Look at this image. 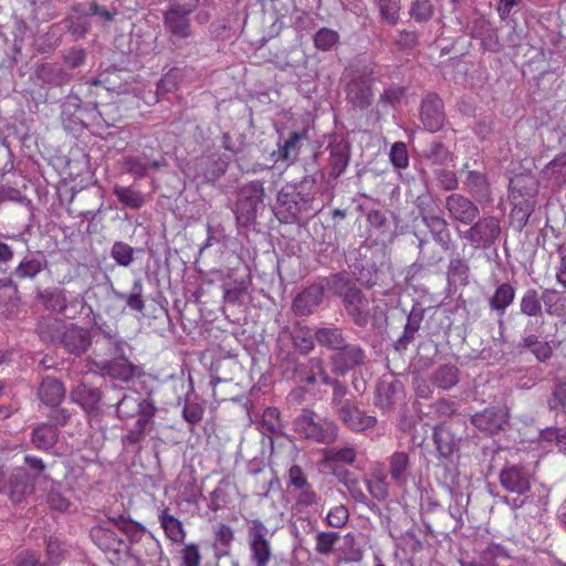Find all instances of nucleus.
I'll list each match as a JSON object with an SVG mask.
<instances>
[{"label": "nucleus", "instance_id": "ddd939ff", "mask_svg": "<svg viewBox=\"0 0 566 566\" xmlns=\"http://www.w3.org/2000/svg\"><path fill=\"white\" fill-rule=\"evenodd\" d=\"M365 360V350L359 345L347 342L331 356L333 371L342 376L364 365Z\"/></svg>", "mask_w": 566, "mask_h": 566}, {"label": "nucleus", "instance_id": "f03ea898", "mask_svg": "<svg viewBox=\"0 0 566 566\" xmlns=\"http://www.w3.org/2000/svg\"><path fill=\"white\" fill-rule=\"evenodd\" d=\"M293 427L303 438L324 444L333 443L338 434V427L334 421L308 408H304L294 419Z\"/></svg>", "mask_w": 566, "mask_h": 566}, {"label": "nucleus", "instance_id": "3c124183", "mask_svg": "<svg viewBox=\"0 0 566 566\" xmlns=\"http://www.w3.org/2000/svg\"><path fill=\"white\" fill-rule=\"evenodd\" d=\"M45 261L25 256L21 260L19 265L13 270L12 274L19 280L34 279L39 273L42 272L44 268Z\"/></svg>", "mask_w": 566, "mask_h": 566}, {"label": "nucleus", "instance_id": "c9c22d12", "mask_svg": "<svg viewBox=\"0 0 566 566\" xmlns=\"http://www.w3.org/2000/svg\"><path fill=\"white\" fill-rule=\"evenodd\" d=\"M158 521L163 527L165 535L174 543H181L186 537V530L180 520L169 513V509L165 507L158 514Z\"/></svg>", "mask_w": 566, "mask_h": 566}, {"label": "nucleus", "instance_id": "37998d69", "mask_svg": "<svg viewBox=\"0 0 566 566\" xmlns=\"http://www.w3.org/2000/svg\"><path fill=\"white\" fill-rule=\"evenodd\" d=\"M518 347L522 350H530L539 361L549 359L553 354L549 343L541 340L536 335L523 336Z\"/></svg>", "mask_w": 566, "mask_h": 566}, {"label": "nucleus", "instance_id": "5fc2aeb1", "mask_svg": "<svg viewBox=\"0 0 566 566\" xmlns=\"http://www.w3.org/2000/svg\"><path fill=\"white\" fill-rule=\"evenodd\" d=\"M356 284L345 273H337L327 281V289L343 300L347 294L356 289Z\"/></svg>", "mask_w": 566, "mask_h": 566}, {"label": "nucleus", "instance_id": "bf43d9fd", "mask_svg": "<svg viewBox=\"0 0 566 566\" xmlns=\"http://www.w3.org/2000/svg\"><path fill=\"white\" fill-rule=\"evenodd\" d=\"M434 13L431 0H413L410 6V17L419 23L429 21Z\"/></svg>", "mask_w": 566, "mask_h": 566}, {"label": "nucleus", "instance_id": "a211bd4d", "mask_svg": "<svg viewBox=\"0 0 566 566\" xmlns=\"http://www.w3.org/2000/svg\"><path fill=\"white\" fill-rule=\"evenodd\" d=\"M403 399V385L399 380H381L375 392V405L384 412L390 411Z\"/></svg>", "mask_w": 566, "mask_h": 566}, {"label": "nucleus", "instance_id": "f3484780", "mask_svg": "<svg viewBox=\"0 0 566 566\" xmlns=\"http://www.w3.org/2000/svg\"><path fill=\"white\" fill-rule=\"evenodd\" d=\"M344 424L354 432H365L377 424V418L360 410L354 402L345 403L337 413Z\"/></svg>", "mask_w": 566, "mask_h": 566}, {"label": "nucleus", "instance_id": "c756f323", "mask_svg": "<svg viewBox=\"0 0 566 566\" xmlns=\"http://www.w3.org/2000/svg\"><path fill=\"white\" fill-rule=\"evenodd\" d=\"M541 180L546 187H560L566 182V153L556 156L541 171Z\"/></svg>", "mask_w": 566, "mask_h": 566}, {"label": "nucleus", "instance_id": "aec40b11", "mask_svg": "<svg viewBox=\"0 0 566 566\" xmlns=\"http://www.w3.org/2000/svg\"><path fill=\"white\" fill-rule=\"evenodd\" d=\"M156 411V407H149L146 405V409H144V416L138 417L134 423V427L128 431L127 434L122 437V442L125 448L139 447V444L145 440L146 432L153 429Z\"/></svg>", "mask_w": 566, "mask_h": 566}, {"label": "nucleus", "instance_id": "b1692460", "mask_svg": "<svg viewBox=\"0 0 566 566\" xmlns=\"http://www.w3.org/2000/svg\"><path fill=\"white\" fill-rule=\"evenodd\" d=\"M347 313L358 326H366L369 322V302L356 287L343 300Z\"/></svg>", "mask_w": 566, "mask_h": 566}, {"label": "nucleus", "instance_id": "f8f14e48", "mask_svg": "<svg viewBox=\"0 0 566 566\" xmlns=\"http://www.w3.org/2000/svg\"><path fill=\"white\" fill-rule=\"evenodd\" d=\"M112 523L102 522L93 526L90 531V537L93 543L108 554L111 558H119L120 553L126 548L125 542L111 527Z\"/></svg>", "mask_w": 566, "mask_h": 566}, {"label": "nucleus", "instance_id": "8fccbe9b", "mask_svg": "<svg viewBox=\"0 0 566 566\" xmlns=\"http://www.w3.org/2000/svg\"><path fill=\"white\" fill-rule=\"evenodd\" d=\"M357 449L354 446L329 448L325 451V460L329 463L352 465L357 459Z\"/></svg>", "mask_w": 566, "mask_h": 566}, {"label": "nucleus", "instance_id": "dca6fc26", "mask_svg": "<svg viewBox=\"0 0 566 566\" xmlns=\"http://www.w3.org/2000/svg\"><path fill=\"white\" fill-rule=\"evenodd\" d=\"M389 476L394 484L401 490H406L412 473V464L409 453L405 451H395L387 458Z\"/></svg>", "mask_w": 566, "mask_h": 566}, {"label": "nucleus", "instance_id": "e2e57ef3", "mask_svg": "<svg viewBox=\"0 0 566 566\" xmlns=\"http://www.w3.org/2000/svg\"><path fill=\"white\" fill-rule=\"evenodd\" d=\"M120 350H117L112 342H106L101 346H95L93 350L94 363L99 359H106L105 356H112L114 358H124L126 356L127 343L120 337Z\"/></svg>", "mask_w": 566, "mask_h": 566}, {"label": "nucleus", "instance_id": "e433bc0d", "mask_svg": "<svg viewBox=\"0 0 566 566\" xmlns=\"http://www.w3.org/2000/svg\"><path fill=\"white\" fill-rule=\"evenodd\" d=\"M73 402L78 403L84 410L91 412L96 410L101 400V391L97 388L80 384L71 392Z\"/></svg>", "mask_w": 566, "mask_h": 566}, {"label": "nucleus", "instance_id": "39448f33", "mask_svg": "<svg viewBox=\"0 0 566 566\" xmlns=\"http://www.w3.org/2000/svg\"><path fill=\"white\" fill-rule=\"evenodd\" d=\"M501 233L500 220L488 216L471 223L465 230H459L460 239L465 240L473 249H489L499 239Z\"/></svg>", "mask_w": 566, "mask_h": 566}, {"label": "nucleus", "instance_id": "f257e3e1", "mask_svg": "<svg viewBox=\"0 0 566 566\" xmlns=\"http://www.w3.org/2000/svg\"><path fill=\"white\" fill-rule=\"evenodd\" d=\"M198 4L199 0H169L163 23L171 41H187L192 36L190 15Z\"/></svg>", "mask_w": 566, "mask_h": 566}, {"label": "nucleus", "instance_id": "72a5a7b5", "mask_svg": "<svg viewBox=\"0 0 566 566\" xmlns=\"http://www.w3.org/2000/svg\"><path fill=\"white\" fill-rule=\"evenodd\" d=\"M9 497L14 503H20L27 495L33 492V482L23 470H17L9 481Z\"/></svg>", "mask_w": 566, "mask_h": 566}, {"label": "nucleus", "instance_id": "338daca9", "mask_svg": "<svg viewBox=\"0 0 566 566\" xmlns=\"http://www.w3.org/2000/svg\"><path fill=\"white\" fill-rule=\"evenodd\" d=\"M420 327L419 319L413 318L412 316L408 317V321L405 325V329L402 335L396 340L395 348L397 350H405L411 340L415 337V334L418 332Z\"/></svg>", "mask_w": 566, "mask_h": 566}, {"label": "nucleus", "instance_id": "49530a36", "mask_svg": "<svg viewBox=\"0 0 566 566\" xmlns=\"http://www.w3.org/2000/svg\"><path fill=\"white\" fill-rule=\"evenodd\" d=\"M431 381L442 390H449L459 382V369L454 365H441L431 376Z\"/></svg>", "mask_w": 566, "mask_h": 566}, {"label": "nucleus", "instance_id": "58836bf2", "mask_svg": "<svg viewBox=\"0 0 566 566\" xmlns=\"http://www.w3.org/2000/svg\"><path fill=\"white\" fill-rule=\"evenodd\" d=\"M165 166V160H149L146 156H128L124 159L125 170L136 178L145 177L149 167L159 170Z\"/></svg>", "mask_w": 566, "mask_h": 566}, {"label": "nucleus", "instance_id": "9d476101", "mask_svg": "<svg viewBox=\"0 0 566 566\" xmlns=\"http://www.w3.org/2000/svg\"><path fill=\"white\" fill-rule=\"evenodd\" d=\"M479 203L461 193H451L446 198L444 208L450 219L462 224H471L480 216Z\"/></svg>", "mask_w": 566, "mask_h": 566}, {"label": "nucleus", "instance_id": "c85d7f7f", "mask_svg": "<svg viewBox=\"0 0 566 566\" xmlns=\"http://www.w3.org/2000/svg\"><path fill=\"white\" fill-rule=\"evenodd\" d=\"M238 493V486L230 476L222 478L210 494L209 507L213 512L226 507Z\"/></svg>", "mask_w": 566, "mask_h": 566}, {"label": "nucleus", "instance_id": "ea45409f", "mask_svg": "<svg viewBox=\"0 0 566 566\" xmlns=\"http://www.w3.org/2000/svg\"><path fill=\"white\" fill-rule=\"evenodd\" d=\"M315 340L334 353H336L345 343L346 338L343 331L338 327H321L315 334Z\"/></svg>", "mask_w": 566, "mask_h": 566}, {"label": "nucleus", "instance_id": "6e6552de", "mask_svg": "<svg viewBox=\"0 0 566 566\" xmlns=\"http://www.w3.org/2000/svg\"><path fill=\"white\" fill-rule=\"evenodd\" d=\"M264 188L260 181H252L241 189L235 206L237 219L247 224L252 222L260 207L263 206Z\"/></svg>", "mask_w": 566, "mask_h": 566}, {"label": "nucleus", "instance_id": "4d7b16f0", "mask_svg": "<svg viewBox=\"0 0 566 566\" xmlns=\"http://www.w3.org/2000/svg\"><path fill=\"white\" fill-rule=\"evenodd\" d=\"M260 430L263 434H273L281 429L280 411L275 407L266 408L259 422Z\"/></svg>", "mask_w": 566, "mask_h": 566}, {"label": "nucleus", "instance_id": "393cba45", "mask_svg": "<svg viewBox=\"0 0 566 566\" xmlns=\"http://www.w3.org/2000/svg\"><path fill=\"white\" fill-rule=\"evenodd\" d=\"M306 139L305 132H293L290 134L289 138L285 139L282 144L279 143L277 149L272 153V158L274 163H285L287 165L293 164L298 155L303 142Z\"/></svg>", "mask_w": 566, "mask_h": 566}, {"label": "nucleus", "instance_id": "7c9ffc66", "mask_svg": "<svg viewBox=\"0 0 566 566\" xmlns=\"http://www.w3.org/2000/svg\"><path fill=\"white\" fill-rule=\"evenodd\" d=\"M281 340H279V350L277 357L281 360V366L283 368V373L287 378H294L296 381L301 384H306L305 377L308 373V369L305 364H298L296 357L291 352H285L281 346Z\"/></svg>", "mask_w": 566, "mask_h": 566}, {"label": "nucleus", "instance_id": "1a4fd4ad", "mask_svg": "<svg viewBox=\"0 0 566 566\" xmlns=\"http://www.w3.org/2000/svg\"><path fill=\"white\" fill-rule=\"evenodd\" d=\"M460 174L464 176L462 179L463 190L469 193L473 200L482 207L493 202L491 184L484 172L471 170L468 164H465Z\"/></svg>", "mask_w": 566, "mask_h": 566}, {"label": "nucleus", "instance_id": "09e8293b", "mask_svg": "<svg viewBox=\"0 0 566 566\" xmlns=\"http://www.w3.org/2000/svg\"><path fill=\"white\" fill-rule=\"evenodd\" d=\"M144 285L140 279H136L133 282L130 292L125 294L123 292L114 291L115 297L117 300L125 301L127 306L135 311L142 313L145 308V302L143 298Z\"/></svg>", "mask_w": 566, "mask_h": 566}, {"label": "nucleus", "instance_id": "4468645a", "mask_svg": "<svg viewBox=\"0 0 566 566\" xmlns=\"http://www.w3.org/2000/svg\"><path fill=\"white\" fill-rule=\"evenodd\" d=\"M93 337L88 328L69 323L59 347L66 353L80 357L92 346Z\"/></svg>", "mask_w": 566, "mask_h": 566}, {"label": "nucleus", "instance_id": "0eeeda50", "mask_svg": "<svg viewBox=\"0 0 566 566\" xmlns=\"http://www.w3.org/2000/svg\"><path fill=\"white\" fill-rule=\"evenodd\" d=\"M300 192H295L294 185H285L277 193L275 214L277 219L285 223H292L298 220L300 216L308 211V193L301 201H294Z\"/></svg>", "mask_w": 566, "mask_h": 566}, {"label": "nucleus", "instance_id": "412c9836", "mask_svg": "<svg viewBox=\"0 0 566 566\" xmlns=\"http://www.w3.org/2000/svg\"><path fill=\"white\" fill-rule=\"evenodd\" d=\"M69 323L53 315H43L36 323V333L43 343L59 346Z\"/></svg>", "mask_w": 566, "mask_h": 566}, {"label": "nucleus", "instance_id": "20e7f679", "mask_svg": "<svg viewBox=\"0 0 566 566\" xmlns=\"http://www.w3.org/2000/svg\"><path fill=\"white\" fill-rule=\"evenodd\" d=\"M38 300L45 310L67 315L69 312L77 313V307L85 303L84 295L62 286L46 287L38 293Z\"/></svg>", "mask_w": 566, "mask_h": 566}, {"label": "nucleus", "instance_id": "4c0bfd02", "mask_svg": "<svg viewBox=\"0 0 566 566\" xmlns=\"http://www.w3.org/2000/svg\"><path fill=\"white\" fill-rule=\"evenodd\" d=\"M334 475L337 481L343 484L348 491L350 497L361 504H366L368 501L367 495L364 493L359 479L349 470L340 469L335 470Z\"/></svg>", "mask_w": 566, "mask_h": 566}, {"label": "nucleus", "instance_id": "864d4df0", "mask_svg": "<svg viewBox=\"0 0 566 566\" xmlns=\"http://www.w3.org/2000/svg\"><path fill=\"white\" fill-rule=\"evenodd\" d=\"M113 192L124 206L132 209L137 210L142 208L145 202L142 192L133 190L129 187L115 186Z\"/></svg>", "mask_w": 566, "mask_h": 566}, {"label": "nucleus", "instance_id": "6e6d98bb", "mask_svg": "<svg viewBox=\"0 0 566 566\" xmlns=\"http://www.w3.org/2000/svg\"><path fill=\"white\" fill-rule=\"evenodd\" d=\"M135 250L128 243L116 241L112 245L111 256L119 265L128 268L134 262Z\"/></svg>", "mask_w": 566, "mask_h": 566}, {"label": "nucleus", "instance_id": "680f3d73", "mask_svg": "<svg viewBox=\"0 0 566 566\" xmlns=\"http://www.w3.org/2000/svg\"><path fill=\"white\" fill-rule=\"evenodd\" d=\"M521 312L527 316H541L542 303L535 290H528L524 293L520 303Z\"/></svg>", "mask_w": 566, "mask_h": 566}, {"label": "nucleus", "instance_id": "2eb2a0df", "mask_svg": "<svg viewBox=\"0 0 566 566\" xmlns=\"http://www.w3.org/2000/svg\"><path fill=\"white\" fill-rule=\"evenodd\" d=\"M509 413L505 407L492 406L471 417L475 428L486 434H495L502 431L507 423Z\"/></svg>", "mask_w": 566, "mask_h": 566}, {"label": "nucleus", "instance_id": "de8ad7c7", "mask_svg": "<svg viewBox=\"0 0 566 566\" xmlns=\"http://www.w3.org/2000/svg\"><path fill=\"white\" fill-rule=\"evenodd\" d=\"M57 437V429L54 426L41 423L32 432V442L35 448L48 450L55 444Z\"/></svg>", "mask_w": 566, "mask_h": 566}, {"label": "nucleus", "instance_id": "5701e85b", "mask_svg": "<svg viewBox=\"0 0 566 566\" xmlns=\"http://www.w3.org/2000/svg\"><path fill=\"white\" fill-rule=\"evenodd\" d=\"M328 151L329 176L336 179L345 172L348 166L350 158V146L343 138L335 139L328 145Z\"/></svg>", "mask_w": 566, "mask_h": 566}, {"label": "nucleus", "instance_id": "774afa93", "mask_svg": "<svg viewBox=\"0 0 566 566\" xmlns=\"http://www.w3.org/2000/svg\"><path fill=\"white\" fill-rule=\"evenodd\" d=\"M348 518H349L348 509L345 505L339 504V505L332 507L328 511L325 521H326L327 525L331 527L342 528L347 524Z\"/></svg>", "mask_w": 566, "mask_h": 566}, {"label": "nucleus", "instance_id": "f704fd0d", "mask_svg": "<svg viewBox=\"0 0 566 566\" xmlns=\"http://www.w3.org/2000/svg\"><path fill=\"white\" fill-rule=\"evenodd\" d=\"M108 523L126 535L130 543H138L145 536L146 528L140 523H137L125 515L109 516Z\"/></svg>", "mask_w": 566, "mask_h": 566}, {"label": "nucleus", "instance_id": "0e129e2a", "mask_svg": "<svg viewBox=\"0 0 566 566\" xmlns=\"http://www.w3.org/2000/svg\"><path fill=\"white\" fill-rule=\"evenodd\" d=\"M338 41V32L328 28L319 29L314 35V45L321 51L331 50Z\"/></svg>", "mask_w": 566, "mask_h": 566}, {"label": "nucleus", "instance_id": "79ce46f5", "mask_svg": "<svg viewBox=\"0 0 566 566\" xmlns=\"http://www.w3.org/2000/svg\"><path fill=\"white\" fill-rule=\"evenodd\" d=\"M548 497H549V489L547 486H545L543 483H539V484H535L534 490L532 492L527 493V495H525V497L513 499L511 501L507 497H505V502L509 503L512 509L516 510V509H521L526 503L534 504L536 506H545L548 502Z\"/></svg>", "mask_w": 566, "mask_h": 566}, {"label": "nucleus", "instance_id": "cd10ccee", "mask_svg": "<svg viewBox=\"0 0 566 566\" xmlns=\"http://www.w3.org/2000/svg\"><path fill=\"white\" fill-rule=\"evenodd\" d=\"M146 405L156 407L151 400L140 399L137 394H123L122 398L116 402V415L120 419H129L138 415L144 416Z\"/></svg>", "mask_w": 566, "mask_h": 566}, {"label": "nucleus", "instance_id": "bb28decb", "mask_svg": "<svg viewBox=\"0 0 566 566\" xmlns=\"http://www.w3.org/2000/svg\"><path fill=\"white\" fill-rule=\"evenodd\" d=\"M102 374L107 375L114 379L128 381L135 376V366L128 360L127 356L124 358L99 359L95 361Z\"/></svg>", "mask_w": 566, "mask_h": 566}, {"label": "nucleus", "instance_id": "6ab92c4d", "mask_svg": "<svg viewBox=\"0 0 566 566\" xmlns=\"http://www.w3.org/2000/svg\"><path fill=\"white\" fill-rule=\"evenodd\" d=\"M421 122L431 133L438 132L444 124L443 104L436 94H428L421 104Z\"/></svg>", "mask_w": 566, "mask_h": 566}, {"label": "nucleus", "instance_id": "9b49d317", "mask_svg": "<svg viewBox=\"0 0 566 566\" xmlns=\"http://www.w3.org/2000/svg\"><path fill=\"white\" fill-rule=\"evenodd\" d=\"M501 486L511 493L525 495L534 490L532 474L523 467L506 465L500 472Z\"/></svg>", "mask_w": 566, "mask_h": 566}, {"label": "nucleus", "instance_id": "4be33fe9", "mask_svg": "<svg viewBox=\"0 0 566 566\" xmlns=\"http://www.w3.org/2000/svg\"><path fill=\"white\" fill-rule=\"evenodd\" d=\"M421 221L430 231L432 239L444 250L448 251L451 244V232L448 221L439 216L428 211L420 212Z\"/></svg>", "mask_w": 566, "mask_h": 566}, {"label": "nucleus", "instance_id": "a19ab883", "mask_svg": "<svg viewBox=\"0 0 566 566\" xmlns=\"http://www.w3.org/2000/svg\"><path fill=\"white\" fill-rule=\"evenodd\" d=\"M36 75L43 83L52 86H63L71 80V74L66 70L52 64L39 66Z\"/></svg>", "mask_w": 566, "mask_h": 566}, {"label": "nucleus", "instance_id": "c03bdc74", "mask_svg": "<svg viewBox=\"0 0 566 566\" xmlns=\"http://www.w3.org/2000/svg\"><path fill=\"white\" fill-rule=\"evenodd\" d=\"M293 510L297 513H304L310 509H317L321 503V496L312 485L293 491Z\"/></svg>", "mask_w": 566, "mask_h": 566}, {"label": "nucleus", "instance_id": "603ef678", "mask_svg": "<svg viewBox=\"0 0 566 566\" xmlns=\"http://www.w3.org/2000/svg\"><path fill=\"white\" fill-rule=\"evenodd\" d=\"M422 156L432 165L438 166H447L453 160L452 154L440 142L431 143L426 149H423Z\"/></svg>", "mask_w": 566, "mask_h": 566}, {"label": "nucleus", "instance_id": "a878e982", "mask_svg": "<svg viewBox=\"0 0 566 566\" xmlns=\"http://www.w3.org/2000/svg\"><path fill=\"white\" fill-rule=\"evenodd\" d=\"M324 287L313 284L303 290L293 301V311L297 315H310L322 303Z\"/></svg>", "mask_w": 566, "mask_h": 566}, {"label": "nucleus", "instance_id": "052dcab7", "mask_svg": "<svg viewBox=\"0 0 566 566\" xmlns=\"http://www.w3.org/2000/svg\"><path fill=\"white\" fill-rule=\"evenodd\" d=\"M406 88L398 84H391L379 96L378 105L382 108L395 107L405 97Z\"/></svg>", "mask_w": 566, "mask_h": 566}, {"label": "nucleus", "instance_id": "423d86ee", "mask_svg": "<svg viewBox=\"0 0 566 566\" xmlns=\"http://www.w3.org/2000/svg\"><path fill=\"white\" fill-rule=\"evenodd\" d=\"M268 527L254 518L248 522L249 559L252 566H269L272 558V547L266 538Z\"/></svg>", "mask_w": 566, "mask_h": 566}, {"label": "nucleus", "instance_id": "69168bd1", "mask_svg": "<svg viewBox=\"0 0 566 566\" xmlns=\"http://www.w3.org/2000/svg\"><path fill=\"white\" fill-rule=\"evenodd\" d=\"M314 338L308 331L298 329L292 335L294 348L302 355H307L314 348Z\"/></svg>", "mask_w": 566, "mask_h": 566}, {"label": "nucleus", "instance_id": "a18cd8bd", "mask_svg": "<svg viewBox=\"0 0 566 566\" xmlns=\"http://www.w3.org/2000/svg\"><path fill=\"white\" fill-rule=\"evenodd\" d=\"M515 298V290L510 283L500 284L492 297L489 305L493 311L503 315L506 308L513 303Z\"/></svg>", "mask_w": 566, "mask_h": 566}, {"label": "nucleus", "instance_id": "473e14b6", "mask_svg": "<svg viewBox=\"0 0 566 566\" xmlns=\"http://www.w3.org/2000/svg\"><path fill=\"white\" fill-rule=\"evenodd\" d=\"M433 441L441 458L449 459L458 450L459 440L449 428L443 424L434 427Z\"/></svg>", "mask_w": 566, "mask_h": 566}, {"label": "nucleus", "instance_id": "7ed1b4c3", "mask_svg": "<svg viewBox=\"0 0 566 566\" xmlns=\"http://www.w3.org/2000/svg\"><path fill=\"white\" fill-rule=\"evenodd\" d=\"M375 83L374 67L365 65L352 73L345 93L347 102L357 109L368 108L374 101L373 84Z\"/></svg>", "mask_w": 566, "mask_h": 566}, {"label": "nucleus", "instance_id": "2f4dec72", "mask_svg": "<svg viewBox=\"0 0 566 566\" xmlns=\"http://www.w3.org/2000/svg\"><path fill=\"white\" fill-rule=\"evenodd\" d=\"M40 400L51 408L59 407L65 397V389L63 384L51 377H46L42 380L39 388Z\"/></svg>", "mask_w": 566, "mask_h": 566}, {"label": "nucleus", "instance_id": "13d9d810", "mask_svg": "<svg viewBox=\"0 0 566 566\" xmlns=\"http://www.w3.org/2000/svg\"><path fill=\"white\" fill-rule=\"evenodd\" d=\"M339 538L340 536L336 532H318L315 536V551L321 555L328 556L334 552Z\"/></svg>", "mask_w": 566, "mask_h": 566}]
</instances>
